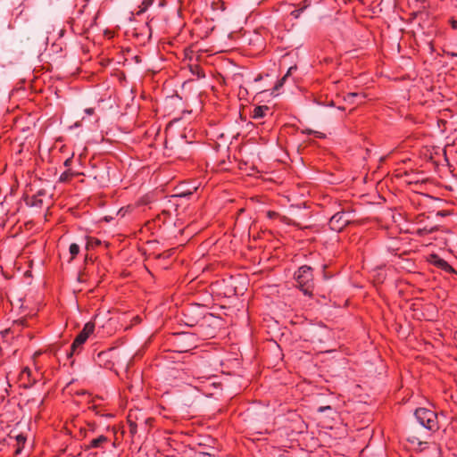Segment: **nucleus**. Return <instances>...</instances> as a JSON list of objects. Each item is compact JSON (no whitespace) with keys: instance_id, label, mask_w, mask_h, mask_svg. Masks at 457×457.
Instances as JSON below:
<instances>
[{"instance_id":"6","label":"nucleus","mask_w":457,"mask_h":457,"mask_svg":"<svg viewBox=\"0 0 457 457\" xmlns=\"http://www.w3.org/2000/svg\"><path fill=\"white\" fill-rule=\"evenodd\" d=\"M267 110H268L267 106H258V107H255L254 110H253V118L254 119H259V118L263 117L264 116V112Z\"/></svg>"},{"instance_id":"28","label":"nucleus","mask_w":457,"mask_h":457,"mask_svg":"<svg viewBox=\"0 0 457 457\" xmlns=\"http://www.w3.org/2000/svg\"><path fill=\"white\" fill-rule=\"evenodd\" d=\"M103 354H104V353H100L98 354V356H99V357H101Z\"/></svg>"},{"instance_id":"14","label":"nucleus","mask_w":457,"mask_h":457,"mask_svg":"<svg viewBox=\"0 0 457 457\" xmlns=\"http://www.w3.org/2000/svg\"><path fill=\"white\" fill-rule=\"evenodd\" d=\"M69 176H70V174H69L67 171L63 172V173L60 176V181H62V182H65V181H67V180H68V179H69Z\"/></svg>"},{"instance_id":"9","label":"nucleus","mask_w":457,"mask_h":457,"mask_svg":"<svg viewBox=\"0 0 457 457\" xmlns=\"http://www.w3.org/2000/svg\"><path fill=\"white\" fill-rule=\"evenodd\" d=\"M79 247L77 244H71L70 245V253H71L72 258L74 256H76L79 253Z\"/></svg>"},{"instance_id":"22","label":"nucleus","mask_w":457,"mask_h":457,"mask_svg":"<svg viewBox=\"0 0 457 457\" xmlns=\"http://www.w3.org/2000/svg\"><path fill=\"white\" fill-rule=\"evenodd\" d=\"M71 159H67V160L65 161V162H64V165H65V166H69V165H70V163H71Z\"/></svg>"},{"instance_id":"3","label":"nucleus","mask_w":457,"mask_h":457,"mask_svg":"<svg viewBox=\"0 0 457 457\" xmlns=\"http://www.w3.org/2000/svg\"><path fill=\"white\" fill-rule=\"evenodd\" d=\"M95 324L92 322H87L85 324L82 331L76 337L75 340L71 345V350L68 353V356L71 357L77 351L79 347H80L87 339L89 335L94 331Z\"/></svg>"},{"instance_id":"25","label":"nucleus","mask_w":457,"mask_h":457,"mask_svg":"<svg viewBox=\"0 0 457 457\" xmlns=\"http://www.w3.org/2000/svg\"><path fill=\"white\" fill-rule=\"evenodd\" d=\"M198 77H204V74L198 71Z\"/></svg>"},{"instance_id":"10","label":"nucleus","mask_w":457,"mask_h":457,"mask_svg":"<svg viewBox=\"0 0 457 457\" xmlns=\"http://www.w3.org/2000/svg\"><path fill=\"white\" fill-rule=\"evenodd\" d=\"M359 96V94L358 93H349L345 97V101L350 103V104H353V99L355 97Z\"/></svg>"},{"instance_id":"4","label":"nucleus","mask_w":457,"mask_h":457,"mask_svg":"<svg viewBox=\"0 0 457 457\" xmlns=\"http://www.w3.org/2000/svg\"><path fill=\"white\" fill-rule=\"evenodd\" d=\"M348 223L349 220L345 218V212H337L334 214L329 221L331 228L337 231L341 230Z\"/></svg>"},{"instance_id":"16","label":"nucleus","mask_w":457,"mask_h":457,"mask_svg":"<svg viewBox=\"0 0 457 457\" xmlns=\"http://www.w3.org/2000/svg\"><path fill=\"white\" fill-rule=\"evenodd\" d=\"M295 69H296V67H295V66H292V67H290V68L288 69V71H287V74L285 75V77L287 79V77H288V76L292 73V71H293L294 70H295Z\"/></svg>"},{"instance_id":"7","label":"nucleus","mask_w":457,"mask_h":457,"mask_svg":"<svg viewBox=\"0 0 457 457\" xmlns=\"http://www.w3.org/2000/svg\"><path fill=\"white\" fill-rule=\"evenodd\" d=\"M105 441H106V437L104 436H99V437H97L96 439H93L91 441V445H91V447L96 448V447H99L101 445V444L105 442Z\"/></svg>"},{"instance_id":"17","label":"nucleus","mask_w":457,"mask_h":457,"mask_svg":"<svg viewBox=\"0 0 457 457\" xmlns=\"http://www.w3.org/2000/svg\"><path fill=\"white\" fill-rule=\"evenodd\" d=\"M330 409H331V408H330V406H321V407H320V408H319V410H318V411H319L320 412H324L325 411H327V410H330Z\"/></svg>"},{"instance_id":"1","label":"nucleus","mask_w":457,"mask_h":457,"mask_svg":"<svg viewBox=\"0 0 457 457\" xmlns=\"http://www.w3.org/2000/svg\"><path fill=\"white\" fill-rule=\"evenodd\" d=\"M312 268L306 265L300 267L295 273L297 287L306 295H312Z\"/></svg>"},{"instance_id":"26","label":"nucleus","mask_w":457,"mask_h":457,"mask_svg":"<svg viewBox=\"0 0 457 457\" xmlns=\"http://www.w3.org/2000/svg\"><path fill=\"white\" fill-rule=\"evenodd\" d=\"M79 281H82V277H81V275H79Z\"/></svg>"},{"instance_id":"20","label":"nucleus","mask_w":457,"mask_h":457,"mask_svg":"<svg viewBox=\"0 0 457 457\" xmlns=\"http://www.w3.org/2000/svg\"><path fill=\"white\" fill-rule=\"evenodd\" d=\"M197 457H212V456H211V454L206 453H199L197 454Z\"/></svg>"},{"instance_id":"19","label":"nucleus","mask_w":457,"mask_h":457,"mask_svg":"<svg viewBox=\"0 0 457 457\" xmlns=\"http://www.w3.org/2000/svg\"><path fill=\"white\" fill-rule=\"evenodd\" d=\"M30 370L29 369H25L23 371H22V378L27 375L28 377L30 376Z\"/></svg>"},{"instance_id":"15","label":"nucleus","mask_w":457,"mask_h":457,"mask_svg":"<svg viewBox=\"0 0 457 457\" xmlns=\"http://www.w3.org/2000/svg\"><path fill=\"white\" fill-rule=\"evenodd\" d=\"M18 444H24L26 441V437L23 435H18L16 436Z\"/></svg>"},{"instance_id":"29","label":"nucleus","mask_w":457,"mask_h":457,"mask_svg":"<svg viewBox=\"0 0 457 457\" xmlns=\"http://www.w3.org/2000/svg\"><path fill=\"white\" fill-rule=\"evenodd\" d=\"M415 440H418V439H417V438H413V439L411 440V443H414V442H415Z\"/></svg>"},{"instance_id":"18","label":"nucleus","mask_w":457,"mask_h":457,"mask_svg":"<svg viewBox=\"0 0 457 457\" xmlns=\"http://www.w3.org/2000/svg\"><path fill=\"white\" fill-rule=\"evenodd\" d=\"M301 10H295L292 12V15H294L295 18H298L300 15Z\"/></svg>"},{"instance_id":"27","label":"nucleus","mask_w":457,"mask_h":457,"mask_svg":"<svg viewBox=\"0 0 457 457\" xmlns=\"http://www.w3.org/2000/svg\"><path fill=\"white\" fill-rule=\"evenodd\" d=\"M21 452V448L19 447L17 450H16V453H19Z\"/></svg>"},{"instance_id":"11","label":"nucleus","mask_w":457,"mask_h":457,"mask_svg":"<svg viewBox=\"0 0 457 457\" xmlns=\"http://www.w3.org/2000/svg\"><path fill=\"white\" fill-rule=\"evenodd\" d=\"M152 3H153V0H144L142 3V5H144V7L141 8V10L138 12V13L143 12L149 5L152 4Z\"/></svg>"},{"instance_id":"23","label":"nucleus","mask_w":457,"mask_h":457,"mask_svg":"<svg viewBox=\"0 0 457 457\" xmlns=\"http://www.w3.org/2000/svg\"><path fill=\"white\" fill-rule=\"evenodd\" d=\"M316 134L317 137H323V134L322 133H320V132H314Z\"/></svg>"},{"instance_id":"12","label":"nucleus","mask_w":457,"mask_h":457,"mask_svg":"<svg viewBox=\"0 0 457 457\" xmlns=\"http://www.w3.org/2000/svg\"><path fill=\"white\" fill-rule=\"evenodd\" d=\"M287 80V78L284 76L275 86L274 89L278 90L280 87H283L285 81Z\"/></svg>"},{"instance_id":"13","label":"nucleus","mask_w":457,"mask_h":457,"mask_svg":"<svg viewBox=\"0 0 457 457\" xmlns=\"http://www.w3.org/2000/svg\"><path fill=\"white\" fill-rule=\"evenodd\" d=\"M192 194H193V191L188 190L187 192L179 193V194L176 195V196H179V197H187V196L191 195Z\"/></svg>"},{"instance_id":"2","label":"nucleus","mask_w":457,"mask_h":457,"mask_svg":"<svg viewBox=\"0 0 457 457\" xmlns=\"http://www.w3.org/2000/svg\"><path fill=\"white\" fill-rule=\"evenodd\" d=\"M414 416L422 427L429 430L437 429V419L434 411L425 408H419L415 411Z\"/></svg>"},{"instance_id":"8","label":"nucleus","mask_w":457,"mask_h":457,"mask_svg":"<svg viewBox=\"0 0 457 457\" xmlns=\"http://www.w3.org/2000/svg\"><path fill=\"white\" fill-rule=\"evenodd\" d=\"M100 244H101V241L99 239L90 237L87 239V248L95 247V246L99 245Z\"/></svg>"},{"instance_id":"24","label":"nucleus","mask_w":457,"mask_h":457,"mask_svg":"<svg viewBox=\"0 0 457 457\" xmlns=\"http://www.w3.org/2000/svg\"><path fill=\"white\" fill-rule=\"evenodd\" d=\"M453 27L454 29H457V21H453Z\"/></svg>"},{"instance_id":"21","label":"nucleus","mask_w":457,"mask_h":457,"mask_svg":"<svg viewBox=\"0 0 457 457\" xmlns=\"http://www.w3.org/2000/svg\"><path fill=\"white\" fill-rule=\"evenodd\" d=\"M85 112L87 113V114H92L94 110L92 108H87L85 110Z\"/></svg>"},{"instance_id":"5","label":"nucleus","mask_w":457,"mask_h":457,"mask_svg":"<svg viewBox=\"0 0 457 457\" xmlns=\"http://www.w3.org/2000/svg\"><path fill=\"white\" fill-rule=\"evenodd\" d=\"M430 262L438 268H441L446 271L453 272V269L443 259L436 254L430 256Z\"/></svg>"}]
</instances>
